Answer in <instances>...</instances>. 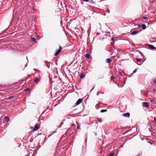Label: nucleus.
<instances>
[{
    "mask_svg": "<svg viewBox=\"0 0 156 156\" xmlns=\"http://www.w3.org/2000/svg\"><path fill=\"white\" fill-rule=\"evenodd\" d=\"M82 101V99H79L76 101V105H78L79 104H80Z\"/></svg>",
    "mask_w": 156,
    "mask_h": 156,
    "instance_id": "6",
    "label": "nucleus"
},
{
    "mask_svg": "<svg viewBox=\"0 0 156 156\" xmlns=\"http://www.w3.org/2000/svg\"><path fill=\"white\" fill-rule=\"evenodd\" d=\"M13 98V96H10L9 97V99H10L11 98Z\"/></svg>",
    "mask_w": 156,
    "mask_h": 156,
    "instance_id": "24",
    "label": "nucleus"
},
{
    "mask_svg": "<svg viewBox=\"0 0 156 156\" xmlns=\"http://www.w3.org/2000/svg\"><path fill=\"white\" fill-rule=\"evenodd\" d=\"M106 111H107V110H106L105 109H103V110H101L100 112L101 113H102V112H106Z\"/></svg>",
    "mask_w": 156,
    "mask_h": 156,
    "instance_id": "18",
    "label": "nucleus"
},
{
    "mask_svg": "<svg viewBox=\"0 0 156 156\" xmlns=\"http://www.w3.org/2000/svg\"><path fill=\"white\" fill-rule=\"evenodd\" d=\"M84 77L85 76L83 75V73H82L80 76V79H83L84 78Z\"/></svg>",
    "mask_w": 156,
    "mask_h": 156,
    "instance_id": "13",
    "label": "nucleus"
},
{
    "mask_svg": "<svg viewBox=\"0 0 156 156\" xmlns=\"http://www.w3.org/2000/svg\"><path fill=\"white\" fill-rule=\"evenodd\" d=\"M150 101L152 103H155L156 102V101L154 100L153 99H150Z\"/></svg>",
    "mask_w": 156,
    "mask_h": 156,
    "instance_id": "12",
    "label": "nucleus"
},
{
    "mask_svg": "<svg viewBox=\"0 0 156 156\" xmlns=\"http://www.w3.org/2000/svg\"><path fill=\"white\" fill-rule=\"evenodd\" d=\"M31 39L32 40V41H35L36 40V39L34 38V37H31Z\"/></svg>",
    "mask_w": 156,
    "mask_h": 156,
    "instance_id": "19",
    "label": "nucleus"
},
{
    "mask_svg": "<svg viewBox=\"0 0 156 156\" xmlns=\"http://www.w3.org/2000/svg\"><path fill=\"white\" fill-rule=\"evenodd\" d=\"M18 83L19 85H20L21 86H23L25 83V80H22L20 81Z\"/></svg>",
    "mask_w": 156,
    "mask_h": 156,
    "instance_id": "4",
    "label": "nucleus"
},
{
    "mask_svg": "<svg viewBox=\"0 0 156 156\" xmlns=\"http://www.w3.org/2000/svg\"><path fill=\"white\" fill-rule=\"evenodd\" d=\"M101 93V92H97V95H98L99 94Z\"/></svg>",
    "mask_w": 156,
    "mask_h": 156,
    "instance_id": "27",
    "label": "nucleus"
},
{
    "mask_svg": "<svg viewBox=\"0 0 156 156\" xmlns=\"http://www.w3.org/2000/svg\"><path fill=\"white\" fill-rule=\"evenodd\" d=\"M85 56L86 57H87V58H89L90 56L89 54L87 53L85 55Z\"/></svg>",
    "mask_w": 156,
    "mask_h": 156,
    "instance_id": "16",
    "label": "nucleus"
},
{
    "mask_svg": "<svg viewBox=\"0 0 156 156\" xmlns=\"http://www.w3.org/2000/svg\"><path fill=\"white\" fill-rule=\"evenodd\" d=\"M40 128V125L38 123H37L33 128L34 131H36L38 130Z\"/></svg>",
    "mask_w": 156,
    "mask_h": 156,
    "instance_id": "2",
    "label": "nucleus"
},
{
    "mask_svg": "<svg viewBox=\"0 0 156 156\" xmlns=\"http://www.w3.org/2000/svg\"><path fill=\"white\" fill-rule=\"evenodd\" d=\"M136 72V69L134 70H133V73H135Z\"/></svg>",
    "mask_w": 156,
    "mask_h": 156,
    "instance_id": "29",
    "label": "nucleus"
},
{
    "mask_svg": "<svg viewBox=\"0 0 156 156\" xmlns=\"http://www.w3.org/2000/svg\"><path fill=\"white\" fill-rule=\"evenodd\" d=\"M122 115L125 117L129 118L130 116V114L129 113H126L122 114Z\"/></svg>",
    "mask_w": 156,
    "mask_h": 156,
    "instance_id": "5",
    "label": "nucleus"
},
{
    "mask_svg": "<svg viewBox=\"0 0 156 156\" xmlns=\"http://www.w3.org/2000/svg\"><path fill=\"white\" fill-rule=\"evenodd\" d=\"M115 154L114 153H111L109 155V156H113Z\"/></svg>",
    "mask_w": 156,
    "mask_h": 156,
    "instance_id": "21",
    "label": "nucleus"
},
{
    "mask_svg": "<svg viewBox=\"0 0 156 156\" xmlns=\"http://www.w3.org/2000/svg\"><path fill=\"white\" fill-rule=\"evenodd\" d=\"M149 46L150 48L151 49H154L155 48V47L152 45H149Z\"/></svg>",
    "mask_w": 156,
    "mask_h": 156,
    "instance_id": "15",
    "label": "nucleus"
},
{
    "mask_svg": "<svg viewBox=\"0 0 156 156\" xmlns=\"http://www.w3.org/2000/svg\"><path fill=\"white\" fill-rule=\"evenodd\" d=\"M153 92H154L155 91H156V90L155 89H154L153 90Z\"/></svg>",
    "mask_w": 156,
    "mask_h": 156,
    "instance_id": "33",
    "label": "nucleus"
},
{
    "mask_svg": "<svg viewBox=\"0 0 156 156\" xmlns=\"http://www.w3.org/2000/svg\"><path fill=\"white\" fill-rule=\"evenodd\" d=\"M114 79V77L113 76H111V80H113Z\"/></svg>",
    "mask_w": 156,
    "mask_h": 156,
    "instance_id": "23",
    "label": "nucleus"
},
{
    "mask_svg": "<svg viewBox=\"0 0 156 156\" xmlns=\"http://www.w3.org/2000/svg\"><path fill=\"white\" fill-rule=\"evenodd\" d=\"M117 86L118 87H119V83H117Z\"/></svg>",
    "mask_w": 156,
    "mask_h": 156,
    "instance_id": "36",
    "label": "nucleus"
},
{
    "mask_svg": "<svg viewBox=\"0 0 156 156\" xmlns=\"http://www.w3.org/2000/svg\"><path fill=\"white\" fill-rule=\"evenodd\" d=\"M5 121L8 122L9 121V119L8 117L6 116L5 118Z\"/></svg>",
    "mask_w": 156,
    "mask_h": 156,
    "instance_id": "8",
    "label": "nucleus"
},
{
    "mask_svg": "<svg viewBox=\"0 0 156 156\" xmlns=\"http://www.w3.org/2000/svg\"><path fill=\"white\" fill-rule=\"evenodd\" d=\"M142 27V25H138V27Z\"/></svg>",
    "mask_w": 156,
    "mask_h": 156,
    "instance_id": "34",
    "label": "nucleus"
},
{
    "mask_svg": "<svg viewBox=\"0 0 156 156\" xmlns=\"http://www.w3.org/2000/svg\"><path fill=\"white\" fill-rule=\"evenodd\" d=\"M147 19V18L146 17H144V18H143V19L144 20H146V19Z\"/></svg>",
    "mask_w": 156,
    "mask_h": 156,
    "instance_id": "32",
    "label": "nucleus"
},
{
    "mask_svg": "<svg viewBox=\"0 0 156 156\" xmlns=\"http://www.w3.org/2000/svg\"><path fill=\"white\" fill-rule=\"evenodd\" d=\"M98 122H102V120L101 119H100L98 120Z\"/></svg>",
    "mask_w": 156,
    "mask_h": 156,
    "instance_id": "25",
    "label": "nucleus"
},
{
    "mask_svg": "<svg viewBox=\"0 0 156 156\" xmlns=\"http://www.w3.org/2000/svg\"><path fill=\"white\" fill-rule=\"evenodd\" d=\"M142 29L143 30H144L146 28V26L145 24H143L142 25Z\"/></svg>",
    "mask_w": 156,
    "mask_h": 156,
    "instance_id": "14",
    "label": "nucleus"
},
{
    "mask_svg": "<svg viewBox=\"0 0 156 156\" xmlns=\"http://www.w3.org/2000/svg\"><path fill=\"white\" fill-rule=\"evenodd\" d=\"M29 89V88H27V89H25L24 90L25 91H27V90H28Z\"/></svg>",
    "mask_w": 156,
    "mask_h": 156,
    "instance_id": "28",
    "label": "nucleus"
},
{
    "mask_svg": "<svg viewBox=\"0 0 156 156\" xmlns=\"http://www.w3.org/2000/svg\"><path fill=\"white\" fill-rule=\"evenodd\" d=\"M142 60V59L140 58H137L136 59V61L137 62H140Z\"/></svg>",
    "mask_w": 156,
    "mask_h": 156,
    "instance_id": "17",
    "label": "nucleus"
},
{
    "mask_svg": "<svg viewBox=\"0 0 156 156\" xmlns=\"http://www.w3.org/2000/svg\"><path fill=\"white\" fill-rule=\"evenodd\" d=\"M119 74H120V75H122V73H121V72H119Z\"/></svg>",
    "mask_w": 156,
    "mask_h": 156,
    "instance_id": "35",
    "label": "nucleus"
},
{
    "mask_svg": "<svg viewBox=\"0 0 156 156\" xmlns=\"http://www.w3.org/2000/svg\"><path fill=\"white\" fill-rule=\"evenodd\" d=\"M59 49L56 51V52L54 54L55 55H57L61 52L62 50V47L60 45H59Z\"/></svg>",
    "mask_w": 156,
    "mask_h": 156,
    "instance_id": "1",
    "label": "nucleus"
},
{
    "mask_svg": "<svg viewBox=\"0 0 156 156\" xmlns=\"http://www.w3.org/2000/svg\"><path fill=\"white\" fill-rule=\"evenodd\" d=\"M76 123L77 125V129H80V124H79L78 123L76 122Z\"/></svg>",
    "mask_w": 156,
    "mask_h": 156,
    "instance_id": "9",
    "label": "nucleus"
},
{
    "mask_svg": "<svg viewBox=\"0 0 156 156\" xmlns=\"http://www.w3.org/2000/svg\"><path fill=\"white\" fill-rule=\"evenodd\" d=\"M83 1L87 2H88L89 0H83Z\"/></svg>",
    "mask_w": 156,
    "mask_h": 156,
    "instance_id": "31",
    "label": "nucleus"
},
{
    "mask_svg": "<svg viewBox=\"0 0 156 156\" xmlns=\"http://www.w3.org/2000/svg\"><path fill=\"white\" fill-rule=\"evenodd\" d=\"M105 33H109V32H105Z\"/></svg>",
    "mask_w": 156,
    "mask_h": 156,
    "instance_id": "37",
    "label": "nucleus"
},
{
    "mask_svg": "<svg viewBox=\"0 0 156 156\" xmlns=\"http://www.w3.org/2000/svg\"><path fill=\"white\" fill-rule=\"evenodd\" d=\"M137 31H133L131 33V34L132 35H135L137 34Z\"/></svg>",
    "mask_w": 156,
    "mask_h": 156,
    "instance_id": "10",
    "label": "nucleus"
},
{
    "mask_svg": "<svg viewBox=\"0 0 156 156\" xmlns=\"http://www.w3.org/2000/svg\"><path fill=\"white\" fill-rule=\"evenodd\" d=\"M153 81L155 83H156V78L153 79Z\"/></svg>",
    "mask_w": 156,
    "mask_h": 156,
    "instance_id": "22",
    "label": "nucleus"
},
{
    "mask_svg": "<svg viewBox=\"0 0 156 156\" xmlns=\"http://www.w3.org/2000/svg\"><path fill=\"white\" fill-rule=\"evenodd\" d=\"M126 78H124V83H125V82H126Z\"/></svg>",
    "mask_w": 156,
    "mask_h": 156,
    "instance_id": "26",
    "label": "nucleus"
},
{
    "mask_svg": "<svg viewBox=\"0 0 156 156\" xmlns=\"http://www.w3.org/2000/svg\"><path fill=\"white\" fill-rule=\"evenodd\" d=\"M154 121L156 122V117L154 118Z\"/></svg>",
    "mask_w": 156,
    "mask_h": 156,
    "instance_id": "30",
    "label": "nucleus"
},
{
    "mask_svg": "<svg viewBox=\"0 0 156 156\" xmlns=\"http://www.w3.org/2000/svg\"><path fill=\"white\" fill-rule=\"evenodd\" d=\"M106 62L108 63H110L112 61L111 59L109 58L106 59Z\"/></svg>",
    "mask_w": 156,
    "mask_h": 156,
    "instance_id": "11",
    "label": "nucleus"
},
{
    "mask_svg": "<svg viewBox=\"0 0 156 156\" xmlns=\"http://www.w3.org/2000/svg\"><path fill=\"white\" fill-rule=\"evenodd\" d=\"M19 19V18H18L17 19V20H18Z\"/></svg>",
    "mask_w": 156,
    "mask_h": 156,
    "instance_id": "39",
    "label": "nucleus"
},
{
    "mask_svg": "<svg viewBox=\"0 0 156 156\" xmlns=\"http://www.w3.org/2000/svg\"><path fill=\"white\" fill-rule=\"evenodd\" d=\"M142 104V105L145 107H147L149 106V104L147 102H143Z\"/></svg>",
    "mask_w": 156,
    "mask_h": 156,
    "instance_id": "3",
    "label": "nucleus"
},
{
    "mask_svg": "<svg viewBox=\"0 0 156 156\" xmlns=\"http://www.w3.org/2000/svg\"><path fill=\"white\" fill-rule=\"evenodd\" d=\"M88 2L91 3H94V2L92 0H89Z\"/></svg>",
    "mask_w": 156,
    "mask_h": 156,
    "instance_id": "20",
    "label": "nucleus"
},
{
    "mask_svg": "<svg viewBox=\"0 0 156 156\" xmlns=\"http://www.w3.org/2000/svg\"><path fill=\"white\" fill-rule=\"evenodd\" d=\"M39 81V80L37 77H36L34 79V82L35 83H38V82Z\"/></svg>",
    "mask_w": 156,
    "mask_h": 156,
    "instance_id": "7",
    "label": "nucleus"
},
{
    "mask_svg": "<svg viewBox=\"0 0 156 156\" xmlns=\"http://www.w3.org/2000/svg\"><path fill=\"white\" fill-rule=\"evenodd\" d=\"M111 40H112V41H114V40H113V38H112V39H111Z\"/></svg>",
    "mask_w": 156,
    "mask_h": 156,
    "instance_id": "38",
    "label": "nucleus"
}]
</instances>
